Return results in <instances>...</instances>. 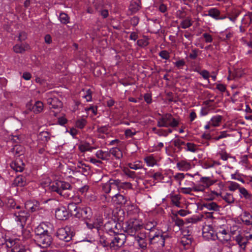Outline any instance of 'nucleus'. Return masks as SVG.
<instances>
[{
	"label": "nucleus",
	"mask_w": 252,
	"mask_h": 252,
	"mask_svg": "<svg viewBox=\"0 0 252 252\" xmlns=\"http://www.w3.org/2000/svg\"><path fill=\"white\" fill-rule=\"evenodd\" d=\"M50 189L53 192H56L65 198L73 197V191L70 184L63 181H57L50 186Z\"/></svg>",
	"instance_id": "2"
},
{
	"label": "nucleus",
	"mask_w": 252,
	"mask_h": 252,
	"mask_svg": "<svg viewBox=\"0 0 252 252\" xmlns=\"http://www.w3.org/2000/svg\"><path fill=\"white\" fill-rule=\"evenodd\" d=\"M140 0H132L129 6V9L132 13H135L140 8Z\"/></svg>",
	"instance_id": "26"
},
{
	"label": "nucleus",
	"mask_w": 252,
	"mask_h": 252,
	"mask_svg": "<svg viewBox=\"0 0 252 252\" xmlns=\"http://www.w3.org/2000/svg\"><path fill=\"white\" fill-rule=\"evenodd\" d=\"M78 148L81 152H85L86 151L92 152L94 149V148L91 147L89 143L81 144L79 146Z\"/></svg>",
	"instance_id": "41"
},
{
	"label": "nucleus",
	"mask_w": 252,
	"mask_h": 252,
	"mask_svg": "<svg viewBox=\"0 0 252 252\" xmlns=\"http://www.w3.org/2000/svg\"><path fill=\"white\" fill-rule=\"evenodd\" d=\"M229 135V134H227L226 131H223L220 132V135L219 136L213 138V139L216 141H218L220 139L226 137Z\"/></svg>",
	"instance_id": "59"
},
{
	"label": "nucleus",
	"mask_w": 252,
	"mask_h": 252,
	"mask_svg": "<svg viewBox=\"0 0 252 252\" xmlns=\"http://www.w3.org/2000/svg\"><path fill=\"white\" fill-rule=\"evenodd\" d=\"M124 243L123 240H121L120 237H114V240H112L110 244V246L111 247H121Z\"/></svg>",
	"instance_id": "39"
},
{
	"label": "nucleus",
	"mask_w": 252,
	"mask_h": 252,
	"mask_svg": "<svg viewBox=\"0 0 252 252\" xmlns=\"http://www.w3.org/2000/svg\"><path fill=\"white\" fill-rule=\"evenodd\" d=\"M220 11L217 8H212L208 10L206 16H210L216 20H219Z\"/></svg>",
	"instance_id": "30"
},
{
	"label": "nucleus",
	"mask_w": 252,
	"mask_h": 252,
	"mask_svg": "<svg viewBox=\"0 0 252 252\" xmlns=\"http://www.w3.org/2000/svg\"><path fill=\"white\" fill-rule=\"evenodd\" d=\"M186 147H184V149L187 152H190L192 153H195L197 151L198 146L197 145L188 142L186 143Z\"/></svg>",
	"instance_id": "34"
},
{
	"label": "nucleus",
	"mask_w": 252,
	"mask_h": 252,
	"mask_svg": "<svg viewBox=\"0 0 252 252\" xmlns=\"http://www.w3.org/2000/svg\"><path fill=\"white\" fill-rule=\"evenodd\" d=\"M215 183L209 177H201L198 183L195 184L197 192H204V190Z\"/></svg>",
	"instance_id": "6"
},
{
	"label": "nucleus",
	"mask_w": 252,
	"mask_h": 252,
	"mask_svg": "<svg viewBox=\"0 0 252 252\" xmlns=\"http://www.w3.org/2000/svg\"><path fill=\"white\" fill-rule=\"evenodd\" d=\"M25 208L32 212H36L40 209V203L37 201H27L25 204Z\"/></svg>",
	"instance_id": "15"
},
{
	"label": "nucleus",
	"mask_w": 252,
	"mask_h": 252,
	"mask_svg": "<svg viewBox=\"0 0 252 252\" xmlns=\"http://www.w3.org/2000/svg\"><path fill=\"white\" fill-rule=\"evenodd\" d=\"M116 188L117 189H125L132 188V184L130 182H122L120 180H115Z\"/></svg>",
	"instance_id": "27"
},
{
	"label": "nucleus",
	"mask_w": 252,
	"mask_h": 252,
	"mask_svg": "<svg viewBox=\"0 0 252 252\" xmlns=\"http://www.w3.org/2000/svg\"><path fill=\"white\" fill-rule=\"evenodd\" d=\"M27 38V33L24 32H21L18 35V40L19 41H24Z\"/></svg>",
	"instance_id": "61"
},
{
	"label": "nucleus",
	"mask_w": 252,
	"mask_h": 252,
	"mask_svg": "<svg viewBox=\"0 0 252 252\" xmlns=\"http://www.w3.org/2000/svg\"><path fill=\"white\" fill-rule=\"evenodd\" d=\"M47 103L51 106L50 109H60L62 107V102L56 97L52 96L51 92L47 94Z\"/></svg>",
	"instance_id": "8"
},
{
	"label": "nucleus",
	"mask_w": 252,
	"mask_h": 252,
	"mask_svg": "<svg viewBox=\"0 0 252 252\" xmlns=\"http://www.w3.org/2000/svg\"><path fill=\"white\" fill-rule=\"evenodd\" d=\"M173 63L178 68L181 69L185 65L186 62L183 59H182Z\"/></svg>",
	"instance_id": "56"
},
{
	"label": "nucleus",
	"mask_w": 252,
	"mask_h": 252,
	"mask_svg": "<svg viewBox=\"0 0 252 252\" xmlns=\"http://www.w3.org/2000/svg\"><path fill=\"white\" fill-rule=\"evenodd\" d=\"M29 181L26 177L23 175H18L14 179L13 184L15 186L22 187L27 185Z\"/></svg>",
	"instance_id": "17"
},
{
	"label": "nucleus",
	"mask_w": 252,
	"mask_h": 252,
	"mask_svg": "<svg viewBox=\"0 0 252 252\" xmlns=\"http://www.w3.org/2000/svg\"><path fill=\"white\" fill-rule=\"evenodd\" d=\"M240 196L241 198H244L246 200L252 201V194L248 191L245 188L241 187L239 189Z\"/></svg>",
	"instance_id": "25"
},
{
	"label": "nucleus",
	"mask_w": 252,
	"mask_h": 252,
	"mask_svg": "<svg viewBox=\"0 0 252 252\" xmlns=\"http://www.w3.org/2000/svg\"><path fill=\"white\" fill-rule=\"evenodd\" d=\"M221 197L224 200L229 204L233 203L235 201V199L232 194L230 193H225L223 195H221Z\"/></svg>",
	"instance_id": "42"
},
{
	"label": "nucleus",
	"mask_w": 252,
	"mask_h": 252,
	"mask_svg": "<svg viewBox=\"0 0 252 252\" xmlns=\"http://www.w3.org/2000/svg\"><path fill=\"white\" fill-rule=\"evenodd\" d=\"M13 50L16 53H23L29 49V46L28 44L23 43L21 44H16L13 46Z\"/></svg>",
	"instance_id": "23"
},
{
	"label": "nucleus",
	"mask_w": 252,
	"mask_h": 252,
	"mask_svg": "<svg viewBox=\"0 0 252 252\" xmlns=\"http://www.w3.org/2000/svg\"><path fill=\"white\" fill-rule=\"evenodd\" d=\"M177 167L180 171H188L191 168V164L190 162L186 160H182L177 162Z\"/></svg>",
	"instance_id": "22"
},
{
	"label": "nucleus",
	"mask_w": 252,
	"mask_h": 252,
	"mask_svg": "<svg viewBox=\"0 0 252 252\" xmlns=\"http://www.w3.org/2000/svg\"><path fill=\"white\" fill-rule=\"evenodd\" d=\"M252 239V237H236V240L237 241L238 243L241 247L242 249H244L245 248L246 245L248 242V240Z\"/></svg>",
	"instance_id": "35"
},
{
	"label": "nucleus",
	"mask_w": 252,
	"mask_h": 252,
	"mask_svg": "<svg viewBox=\"0 0 252 252\" xmlns=\"http://www.w3.org/2000/svg\"><path fill=\"white\" fill-rule=\"evenodd\" d=\"M185 175L183 173H177L174 178L179 181L180 188H195V184L191 181L185 179Z\"/></svg>",
	"instance_id": "7"
},
{
	"label": "nucleus",
	"mask_w": 252,
	"mask_h": 252,
	"mask_svg": "<svg viewBox=\"0 0 252 252\" xmlns=\"http://www.w3.org/2000/svg\"><path fill=\"white\" fill-rule=\"evenodd\" d=\"M194 71L198 73L204 79L207 80L208 83H210L209 78L210 77V75L209 72L207 70H200L198 69H195Z\"/></svg>",
	"instance_id": "36"
},
{
	"label": "nucleus",
	"mask_w": 252,
	"mask_h": 252,
	"mask_svg": "<svg viewBox=\"0 0 252 252\" xmlns=\"http://www.w3.org/2000/svg\"><path fill=\"white\" fill-rule=\"evenodd\" d=\"M221 196V193L220 192H218L215 190L211 191V196L209 198H208V200H213L216 197H218Z\"/></svg>",
	"instance_id": "60"
},
{
	"label": "nucleus",
	"mask_w": 252,
	"mask_h": 252,
	"mask_svg": "<svg viewBox=\"0 0 252 252\" xmlns=\"http://www.w3.org/2000/svg\"><path fill=\"white\" fill-rule=\"evenodd\" d=\"M59 19L62 24H67L69 23V17L67 14L64 12H61L60 14Z\"/></svg>",
	"instance_id": "40"
},
{
	"label": "nucleus",
	"mask_w": 252,
	"mask_h": 252,
	"mask_svg": "<svg viewBox=\"0 0 252 252\" xmlns=\"http://www.w3.org/2000/svg\"><path fill=\"white\" fill-rule=\"evenodd\" d=\"M68 209L70 213L76 218L83 220L85 221L88 229L92 231L93 234L89 235H98L100 236L99 226L102 223L101 220L98 221V224H96L95 221L93 217V212L92 209L88 207H78L75 203H69L68 206Z\"/></svg>",
	"instance_id": "1"
},
{
	"label": "nucleus",
	"mask_w": 252,
	"mask_h": 252,
	"mask_svg": "<svg viewBox=\"0 0 252 252\" xmlns=\"http://www.w3.org/2000/svg\"><path fill=\"white\" fill-rule=\"evenodd\" d=\"M198 49H193L191 50V53L189 55V57L192 60H195L198 56Z\"/></svg>",
	"instance_id": "58"
},
{
	"label": "nucleus",
	"mask_w": 252,
	"mask_h": 252,
	"mask_svg": "<svg viewBox=\"0 0 252 252\" xmlns=\"http://www.w3.org/2000/svg\"><path fill=\"white\" fill-rule=\"evenodd\" d=\"M206 240L209 241L210 240L216 241L218 245H223L224 246L229 247L231 237H228L225 239L224 237H206Z\"/></svg>",
	"instance_id": "13"
},
{
	"label": "nucleus",
	"mask_w": 252,
	"mask_h": 252,
	"mask_svg": "<svg viewBox=\"0 0 252 252\" xmlns=\"http://www.w3.org/2000/svg\"><path fill=\"white\" fill-rule=\"evenodd\" d=\"M87 124V121L85 119L81 118L78 119L75 123L76 126L80 129L83 128Z\"/></svg>",
	"instance_id": "43"
},
{
	"label": "nucleus",
	"mask_w": 252,
	"mask_h": 252,
	"mask_svg": "<svg viewBox=\"0 0 252 252\" xmlns=\"http://www.w3.org/2000/svg\"><path fill=\"white\" fill-rule=\"evenodd\" d=\"M52 226L50 223H42L35 229V233L37 236H51L52 235Z\"/></svg>",
	"instance_id": "5"
},
{
	"label": "nucleus",
	"mask_w": 252,
	"mask_h": 252,
	"mask_svg": "<svg viewBox=\"0 0 252 252\" xmlns=\"http://www.w3.org/2000/svg\"><path fill=\"white\" fill-rule=\"evenodd\" d=\"M43 103L40 101H37L32 106V110L35 114L41 113L43 109Z\"/></svg>",
	"instance_id": "32"
},
{
	"label": "nucleus",
	"mask_w": 252,
	"mask_h": 252,
	"mask_svg": "<svg viewBox=\"0 0 252 252\" xmlns=\"http://www.w3.org/2000/svg\"><path fill=\"white\" fill-rule=\"evenodd\" d=\"M242 221L246 225L252 224V215L249 213L245 212L241 216Z\"/></svg>",
	"instance_id": "31"
},
{
	"label": "nucleus",
	"mask_w": 252,
	"mask_h": 252,
	"mask_svg": "<svg viewBox=\"0 0 252 252\" xmlns=\"http://www.w3.org/2000/svg\"><path fill=\"white\" fill-rule=\"evenodd\" d=\"M128 166L129 168L137 170L143 168V165L141 161L138 160L133 163H128Z\"/></svg>",
	"instance_id": "38"
},
{
	"label": "nucleus",
	"mask_w": 252,
	"mask_h": 252,
	"mask_svg": "<svg viewBox=\"0 0 252 252\" xmlns=\"http://www.w3.org/2000/svg\"><path fill=\"white\" fill-rule=\"evenodd\" d=\"M99 159H96L95 158H91L90 159V161L91 163H93V164H95V165H96L97 166H99L100 164L102 163V161L100 160H99Z\"/></svg>",
	"instance_id": "62"
},
{
	"label": "nucleus",
	"mask_w": 252,
	"mask_h": 252,
	"mask_svg": "<svg viewBox=\"0 0 252 252\" xmlns=\"http://www.w3.org/2000/svg\"><path fill=\"white\" fill-rule=\"evenodd\" d=\"M109 153L110 155V158L112 159V157H114L116 159L120 160L123 158V155L122 151L117 147L112 148L109 150ZM121 162H120L121 164Z\"/></svg>",
	"instance_id": "14"
},
{
	"label": "nucleus",
	"mask_w": 252,
	"mask_h": 252,
	"mask_svg": "<svg viewBox=\"0 0 252 252\" xmlns=\"http://www.w3.org/2000/svg\"><path fill=\"white\" fill-rule=\"evenodd\" d=\"M25 164L20 159H16L10 163L11 168L16 172H22L24 169Z\"/></svg>",
	"instance_id": "18"
},
{
	"label": "nucleus",
	"mask_w": 252,
	"mask_h": 252,
	"mask_svg": "<svg viewBox=\"0 0 252 252\" xmlns=\"http://www.w3.org/2000/svg\"><path fill=\"white\" fill-rule=\"evenodd\" d=\"M39 135L41 136V138L42 140L48 141L50 139L49 133L47 131L41 132Z\"/></svg>",
	"instance_id": "55"
},
{
	"label": "nucleus",
	"mask_w": 252,
	"mask_h": 252,
	"mask_svg": "<svg viewBox=\"0 0 252 252\" xmlns=\"http://www.w3.org/2000/svg\"><path fill=\"white\" fill-rule=\"evenodd\" d=\"M252 18L250 15H245L242 19V23L246 26H248L252 22Z\"/></svg>",
	"instance_id": "48"
},
{
	"label": "nucleus",
	"mask_w": 252,
	"mask_h": 252,
	"mask_svg": "<svg viewBox=\"0 0 252 252\" xmlns=\"http://www.w3.org/2000/svg\"><path fill=\"white\" fill-rule=\"evenodd\" d=\"M158 136H164V137H167V133L165 131V129H158L157 130L156 132Z\"/></svg>",
	"instance_id": "63"
},
{
	"label": "nucleus",
	"mask_w": 252,
	"mask_h": 252,
	"mask_svg": "<svg viewBox=\"0 0 252 252\" xmlns=\"http://www.w3.org/2000/svg\"><path fill=\"white\" fill-rule=\"evenodd\" d=\"M136 133L135 130H131V129L128 128L125 130V135L126 138H131Z\"/></svg>",
	"instance_id": "51"
},
{
	"label": "nucleus",
	"mask_w": 252,
	"mask_h": 252,
	"mask_svg": "<svg viewBox=\"0 0 252 252\" xmlns=\"http://www.w3.org/2000/svg\"><path fill=\"white\" fill-rule=\"evenodd\" d=\"M123 172L125 175L131 179H135L136 177V174L134 171L129 170L128 168H125L123 170Z\"/></svg>",
	"instance_id": "45"
},
{
	"label": "nucleus",
	"mask_w": 252,
	"mask_h": 252,
	"mask_svg": "<svg viewBox=\"0 0 252 252\" xmlns=\"http://www.w3.org/2000/svg\"><path fill=\"white\" fill-rule=\"evenodd\" d=\"M112 201L115 204L124 205L127 201V198L123 195L117 193L112 197Z\"/></svg>",
	"instance_id": "19"
},
{
	"label": "nucleus",
	"mask_w": 252,
	"mask_h": 252,
	"mask_svg": "<svg viewBox=\"0 0 252 252\" xmlns=\"http://www.w3.org/2000/svg\"><path fill=\"white\" fill-rule=\"evenodd\" d=\"M181 238L180 242L184 246L190 245L191 243L192 239H193L192 237L189 238L188 237H181Z\"/></svg>",
	"instance_id": "50"
},
{
	"label": "nucleus",
	"mask_w": 252,
	"mask_h": 252,
	"mask_svg": "<svg viewBox=\"0 0 252 252\" xmlns=\"http://www.w3.org/2000/svg\"><path fill=\"white\" fill-rule=\"evenodd\" d=\"M109 151L98 150L95 153V156L98 159L102 160L109 161L111 159Z\"/></svg>",
	"instance_id": "20"
},
{
	"label": "nucleus",
	"mask_w": 252,
	"mask_h": 252,
	"mask_svg": "<svg viewBox=\"0 0 252 252\" xmlns=\"http://www.w3.org/2000/svg\"><path fill=\"white\" fill-rule=\"evenodd\" d=\"M203 167L206 169L213 167L214 164L213 163V160L211 159H207L206 160H205L203 162Z\"/></svg>",
	"instance_id": "52"
},
{
	"label": "nucleus",
	"mask_w": 252,
	"mask_h": 252,
	"mask_svg": "<svg viewBox=\"0 0 252 252\" xmlns=\"http://www.w3.org/2000/svg\"><path fill=\"white\" fill-rule=\"evenodd\" d=\"M115 180L110 179L107 183L102 184V189L105 193H108L113 189H115Z\"/></svg>",
	"instance_id": "16"
},
{
	"label": "nucleus",
	"mask_w": 252,
	"mask_h": 252,
	"mask_svg": "<svg viewBox=\"0 0 252 252\" xmlns=\"http://www.w3.org/2000/svg\"><path fill=\"white\" fill-rule=\"evenodd\" d=\"M241 188L239 184L235 182H230L228 187L229 190L231 191H235L237 189L239 190Z\"/></svg>",
	"instance_id": "47"
},
{
	"label": "nucleus",
	"mask_w": 252,
	"mask_h": 252,
	"mask_svg": "<svg viewBox=\"0 0 252 252\" xmlns=\"http://www.w3.org/2000/svg\"><path fill=\"white\" fill-rule=\"evenodd\" d=\"M67 122V120L64 117H61L58 118V123L61 126H64Z\"/></svg>",
	"instance_id": "64"
},
{
	"label": "nucleus",
	"mask_w": 252,
	"mask_h": 252,
	"mask_svg": "<svg viewBox=\"0 0 252 252\" xmlns=\"http://www.w3.org/2000/svg\"><path fill=\"white\" fill-rule=\"evenodd\" d=\"M97 131L100 133L107 134L109 132L108 126L98 127Z\"/></svg>",
	"instance_id": "54"
},
{
	"label": "nucleus",
	"mask_w": 252,
	"mask_h": 252,
	"mask_svg": "<svg viewBox=\"0 0 252 252\" xmlns=\"http://www.w3.org/2000/svg\"><path fill=\"white\" fill-rule=\"evenodd\" d=\"M203 206L210 211H219L220 206L215 202H208L203 204Z\"/></svg>",
	"instance_id": "24"
},
{
	"label": "nucleus",
	"mask_w": 252,
	"mask_h": 252,
	"mask_svg": "<svg viewBox=\"0 0 252 252\" xmlns=\"http://www.w3.org/2000/svg\"><path fill=\"white\" fill-rule=\"evenodd\" d=\"M157 120V126L159 127H175L178 126L179 121L170 113L159 114Z\"/></svg>",
	"instance_id": "3"
},
{
	"label": "nucleus",
	"mask_w": 252,
	"mask_h": 252,
	"mask_svg": "<svg viewBox=\"0 0 252 252\" xmlns=\"http://www.w3.org/2000/svg\"><path fill=\"white\" fill-rule=\"evenodd\" d=\"M75 233L72 228L66 226L58 229L57 231V236H74Z\"/></svg>",
	"instance_id": "12"
},
{
	"label": "nucleus",
	"mask_w": 252,
	"mask_h": 252,
	"mask_svg": "<svg viewBox=\"0 0 252 252\" xmlns=\"http://www.w3.org/2000/svg\"><path fill=\"white\" fill-rule=\"evenodd\" d=\"M39 245L42 248L49 247L52 243V237H38Z\"/></svg>",
	"instance_id": "28"
},
{
	"label": "nucleus",
	"mask_w": 252,
	"mask_h": 252,
	"mask_svg": "<svg viewBox=\"0 0 252 252\" xmlns=\"http://www.w3.org/2000/svg\"><path fill=\"white\" fill-rule=\"evenodd\" d=\"M180 192L185 194L193 195L192 192H197L196 188H180Z\"/></svg>",
	"instance_id": "37"
},
{
	"label": "nucleus",
	"mask_w": 252,
	"mask_h": 252,
	"mask_svg": "<svg viewBox=\"0 0 252 252\" xmlns=\"http://www.w3.org/2000/svg\"><path fill=\"white\" fill-rule=\"evenodd\" d=\"M177 14L178 15V17L180 19H183L180 23V26L182 28L187 29L192 26L193 21H192L191 17H187L185 18L183 12L180 10H179L177 12Z\"/></svg>",
	"instance_id": "10"
},
{
	"label": "nucleus",
	"mask_w": 252,
	"mask_h": 252,
	"mask_svg": "<svg viewBox=\"0 0 252 252\" xmlns=\"http://www.w3.org/2000/svg\"><path fill=\"white\" fill-rule=\"evenodd\" d=\"M4 242L0 244V252H2L3 250L6 251L7 248L13 247L11 249V252H26L27 250L25 246L19 243L18 239H12L9 238L8 239L5 240Z\"/></svg>",
	"instance_id": "4"
},
{
	"label": "nucleus",
	"mask_w": 252,
	"mask_h": 252,
	"mask_svg": "<svg viewBox=\"0 0 252 252\" xmlns=\"http://www.w3.org/2000/svg\"><path fill=\"white\" fill-rule=\"evenodd\" d=\"M202 36L204 38L206 43H211L213 41L212 36L208 33H204Z\"/></svg>",
	"instance_id": "57"
},
{
	"label": "nucleus",
	"mask_w": 252,
	"mask_h": 252,
	"mask_svg": "<svg viewBox=\"0 0 252 252\" xmlns=\"http://www.w3.org/2000/svg\"><path fill=\"white\" fill-rule=\"evenodd\" d=\"M222 120V117L219 115H216L212 117L210 119V125H211L213 127H217L220 126L221 121Z\"/></svg>",
	"instance_id": "29"
},
{
	"label": "nucleus",
	"mask_w": 252,
	"mask_h": 252,
	"mask_svg": "<svg viewBox=\"0 0 252 252\" xmlns=\"http://www.w3.org/2000/svg\"><path fill=\"white\" fill-rule=\"evenodd\" d=\"M221 38L224 41L230 39L233 36V33L231 32H223L220 33Z\"/></svg>",
	"instance_id": "49"
},
{
	"label": "nucleus",
	"mask_w": 252,
	"mask_h": 252,
	"mask_svg": "<svg viewBox=\"0 0 252 252\" xmlns=\"http://www.w3.org/2000/svg\"><path fill=\"white\" fill-rule=\"evenodd\" d=\"M15 220L20 223V226L23 228L29 217V214L25 210L17 211L14 213Z\"/></svg>",
	"instance_id": "9"
},
{
	"label": "nucleus",
	"mask_w": 252,
	"mask_h": 252,
	"mask_svg": "<svg viewBox=\"0 0 252 252\" xmlns=\"http://www.w3.org/2000/svg\"><path fill=\"white\" fill-rule=\"evenodd\" d=\"M159 56L162 59L164 60H169L170 58V54L166 50H162L158 54Z\"/></svg>",
	"instance_id": "53"
},
{
	"label": "nucleus",
	"mask_w": 252,
	"mask_h": 252,
	"mask_svg": "<svg viewBox=\"0 0 252 252\" xmlns=\"http://www.w3.org/2000/svg\"><path fill=\"white\" fill-rule=\"evenodd\" d=\"M55 217L59 220H66L69 217V213L65 207L61 206L56 209Z\"/></svg>",
	"instance_id": "11"
},
{
	"label": "nucleus",
	"mask_w": 252,
	"mask_h": 252,
	"mask_svg": "<svg viewBox=\"0 0 252 252\" xmlns=\"http://www.w3.org/2000/svg\"><path fill=\"white\" fill-rule=\"evenodd\" d=\"M136 238L137 242L139 245V246L142 249H145L147 247L148 242L149 241L150 244H152L153 240L155 239V237H149L150 239H147L148 237H135Z\"/></svg>",
	"instance_id": "21"
},
{
	"label": "nucleus",
	"mask_w": 252,
	"mask_h": 252,
	"mask_svg": "<svg viewBox=\"0 0 252 252\" xmlns=\"http://www.w3.org/2000/svg\"><path fill=\"white\" fill-rule=\"evenodd\" d=\"M172 204L177 207H181V195L180 194H173L170 195Z\"/></svg>",
	"instance_id": "33"
},
{
	"label": "nucleus",
	"mask_w": 252,
	"mask_h": 252,
	"mask_svg": "<svg viewBox=\"0 0 252 252\" xmlns=\"http://www.w3.org/2000/svg\"><path fill=\"white\" fill-rule=\"evenodd\" d=\"M173 144L174 145L178 148L179 151H181L182 150L183 148L182 146L183 145H186L185 142L181 140L180 139L174 140L173 141Z\"/></svg>",
	"instance_id": "46"
},
{
	"label": "nucleus",
	"mask_w": 252,
	"mask_h": 252,
	"mask_svg": "<svg viewBox=\"0 0 252 252\" xmlns=\"http://www.w3.org/2000/svg\"><path fill=\"white\" fill-rule=\"evenodd\" d=\"M144 161L148 166H153L156 163V160L153 156H148L144 158Z\"/></svg>",
	"instance_id": "44"
}]
</instances>
